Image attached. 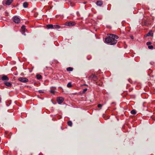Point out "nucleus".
I'll return each instance as SVG.
<instances>
[{
    "instance_id": "b1692460",
    "label": "nucleus",
    "mask_w": 155,
    "mask_h": 155,
    "mask_svg": "<svg viewBox=\"0 0 155 155\" xmlns=\"http://www.w3.org/2000/svg\"><path fill=\"white\" fill-rule=\"evenodd\" d=\"M50 92L51 93H52V94H54V91L53 90H51L50 91Z\"/></svg>"
},
{
    "instance_id": "2eb2a0df",
    "label": "nucleus",
    "mask_w": 155,
    "mask_h": 155,
    "mask_svg": "<svg viewBox=\"0 0 155 155\" xmlns=\"http://www.w3.org/2000/svg\"><path fill=\"white\" fill-rule=\"evenodd\" d=\"M28 5V4L27 2H25L23 4V6L24 8H26Z\"/></svg>"
},
{
    "instance_id": "39448f33",
    "label": "nucleus",
    "mask_w": 155,
    "mask_h": 155,
    "mask_svg": "<svg viewBox=\"0 0 155 155\" xmlns=\"http://www.w3.org/2000/svg\"><path fill=\"white\" fill-rule=\"evenodd\" d=\"M13 21L15 23H18L20 21V19L17 16L14 17L13 19Z\"/></svg>"
},
{
    "instance_id": "6e6552de",
    "label": "nucleus",
    "mask_w": 155,
    "mask_h": 155,
    "mask_svg": "<svg viewBox=\"0 0 155 155\" xmlns=\"http://www.w3.org/2000/svg\"><path fill=\"white\" fill-rule=\"evenodd\" d=\"M1 79L2 81L5 82V81H8L9 80V78L6 75H3Z\"/></svg>"
},
{
    "instance_id": "6ab92c4d",
    "label": "nucleus",
    "mask_w": 155,
    "mask_h": 155,
    "mask_svg": "<svg viewBox=\"0 0 155 155\" xmlns=\"http://www.w3.org/2000/svg\"><path fill=\"white\" fill-rule=\"evenodd\" d=\"M67 86L68 87H71L72 86V85L71 82H69L67 85Z\"/></svg>"
},
{
    "instance_id": "f8f14e48",
    "label": "nucleus",
    "mask_w": 155,
    "mask_h": 155,
    "mask_svg": "<svg viewBox=\"0 0 155 155\" xmlns=\"http://www.w3.org/2000/svg\"><path fill=\"white\" fill-rule=\"evenodd\" d=\"M153 33L152 32V31H150L147 34H146V36H153Z\"/></svg>"
},
{
    "instance_id": "9d476101",
    "label": "nucleus",
    "mask_w": 155,
    "mask_h": 155,
    "mask_svg": "<svg viewBox=\"0 0 155 155\" xmlns=\"http://www.w3.org/2000/svg\"><path fill=\"white\" fill-rule=\"evenodd\" d=\"M4 84L6 86L8 87H10L12 85V84L9 82H5Z\"/></svg>"
},
{
    "instance_id": "393cba45",
    "label": "nucleus",
    "mask_w": 155,
    "mask_h": 155,
    "mask_svg": "<svg viewBox=\"0 0 155 155\" xmlns=\"http://www.w3.org/2000/svg\"><path fill=\"white\" fill-rule=\"evenodd\" d=\"M87 90V88H85V89H84L83 90V93H85L86 91Z\"/></svg>"
},
{
    "instance_id": "a878e982",
    "label": "nucleus",
    "mask_w": 155,
    "mask_h": 155,
    "mask_svg": "<svg viewBox=\"0 0 155 155\" xmlns=\"http://www.w3.org/2000/svg\"><path fill=\"white\" fill-rule=\"evenodd\" d=\"M38 91H39V93H43V92H43V91H42V90H39Z\"/></svg>"
},
{
    "instance_id": "20e7f679",
    "label": "nucleus",
    "mask_w": 155,
    "mask_h": 155,
    "mask_svg": "<svg viewBox=\"0 0 155 155\" xmlns=\"http://www.w3.org/2000/svg\"><path fill=\"white\" fill-rule=\"evenodd\" d=\"M89 78L90 79L95 81H96L97 79V76L94 74L91 75L89 76Z\"/></svg>"
},
{
    "instance_id": "412c9836",
    "label": "nucleus",
    "mask_w": 155,
    "mask_h": 155,
    "mask_svg": "<svg viewBox=\"0 0 155 155\" xmlns=\"http://www.w3.org/2000/svg\"><path fill=\"white\" fill-rule=\"evenodd\" d=\"M148 48L150 49H152L153 48V47L152 45H150L148 46Z\"/></svg>"
},
{
    "instance_id": "7ed1b4c3",
    "label": "nucleus",
    "mask_w": 155,
    "mask_h": 155,
    "mask_svg": "<svg viewBox=\"0 0 155 155\" xmlns=\"http://www.w3.org/2000/svg\"><path fill=\"white\" fill-rule=\"evenodd\" d=\"M18 80L20 82L23 83H26L28 81V80L26 78L20 77L18 78Z\"/></svg>"
},
{
    "instance_id": "dca6fc26",
    "label": "nucleus",
    "mask_w": 155,
    "mask_h": 155,
    "mask_svg": "<svg viewBox=\"0 0 155 155\" xmlns=\"http://www.w3.org/2000/svg\"><path fill=\"white\" fill-rule=\"evenodd\" d=\"M68 126L71 127L72 126V123L71 121H70L68 122Z\"/></svg>"
},
{
    "instance_id": "bb28decb",
    "label": "nucleus",
    "mask_w": 155,
    "mask_h": 155,
    "mask_svg": "<svg viewBox=\"0 0 155 155\" xmlns=\"http://www.w3.org/2000/svg\"><path fill=\"white\" fill-rule=\"evenodd\" d=\"M130 38H131L132 39H133V36H132L130 37Z\"/></svg>"
},
{
    "instance_id": "4468645a",
    "label": "nucleus",
    "mask_w": 155,
    "mask_h": 155,
    "mask_svg": "<svg viewBox=\"0 0 155 155\" xmlns=\"http://www.w3.org/2000/svg\"><path fill=\"white\" fill-rule=\"evenodd\" d=\"M47 27L48 29L50 28H53V25L51 24H49L47 25Z\"/></svg>"
},
{
    "instance_id": "a211bd4d",
    "label": "nucleus",
    "mask_w": 155,
    "mask_h": 155,
    "mask_svg": "<svg viewBox=\"0 0 155 155\" xmlns=\"http://www.w3.org/2000/svg\"><path fill=\"white\" fill-rule=\"evenodd\" d=\"M73 70V68L71 67H69L67 68V70L68 71H72Z\"/></svg>"
},
{
    "instance_id": "0eeeda50",
    "label": "nucleus",
    "mask_w": 155,
    "mask_h": 155,
    "mask_svg": "<svg viewBox=\"0 0 155 155\" xmlns=\"http://www.w3.org/2000/svg\"><path fill=\"white\" fill-rule=\"evenodd\" d=\"M64 99L62 97H59L57 98V101L58 103L59 104H61L64 101Z\"/></svg>"
},
{
    "instance_id": "cd10ccee",
    "label": "nucleus",
    "mask_w": 155,
    "mask_h": 155,
    "mask_svg": "<svg viewBox=\"0 0 155 155\" xmlns=\"http://www.w3.org/2000/svg\"><path fill=\"white\" fill-rule=\"evenodd\" d=\"M96 84H98V83L97 82L96 83Z\"/></svg>"
},
{
    "instance_id": "4be33fe9",
    "label": "nucleus",
    "mask_w": 155,
    "mask_h": 155,
    "mask_svg": "<svg viewBox=\"0 0 155 155\" xmlns=\"http://www.w3.org/2000/svg\"><path fill=\"white\" fill-rule=\"evenodd\" d=\"M102 106V105L101 104H98L97 105L98 107L100 108H101Z\"/></svg>"
},
{
    "instance_id": "423d86ee",
    "label": "nucleus",
    "mask_w": 155,
    "mask_h": 155,
    "mask_svg": "<svg viewBox=\"0 0 155 155\" xmlns=\"http://www.w3.org/2000/svg\"><path fill=\"white\" fill-rule=\"evenodd\" d=\"M13 0H4L3 1V3L6 5H10L12 2Z\"/></svg>"
},
{
    "instance_id": "5701e85b",
    "label": "nucleus",
    "mask_w": 155,
    "mask_h": 155,
    "mask_svg": "<svg viewBox=\"0 0 155 155\" xmlns=\"http://www.w3.org/2000/svg\"><path fill=\"white\" fill-rule=\"evenodd\" d=\"M151 44V43L150 42H147V45H149Z\"/></svg>"
},
{
    "instance_id": "1a4fd4ad",
    "label": "nucleus",
    "mask_w": 155,
    "mask_h": 155,
    "mask_svg": "<svg viewBox=\"0 0 155 155\" xmlns=\"http://www.w3.org/2000/svg\"><path fill=\"white\" fill-rule=\"evenodd\" d=\"M21 31L23 32L22 34H24L25 35V32L26 30L25 26H24V25L22 26L21 27Z\"/></svg>"
},
{
    "instance_id": "aec40b11",
    "label": "nucleus",
    "mask_w": 155,
    "mask_h": 155,
    "mask_svg": "<svg viewBox=\"0 0 155 155\" xmlns=\"http://www.w3.org/2000/svg\"><path fill=\"white\" fill-rule=\"evenodd\" d=\"M131 113L133 114H136V112L135 110H133L131 111Z\"/></svg>"
},
{
    "instance_id": "f257e3e1",
    "label": "nucleus",
    "mask_w": 155,
    "mask_h": 155,
    "mask_svg": "<svg viewBox=\"0 0 155 155\" xmlns=\"http://www.w3.org/2000/svg\"><path fill=\"white\" fill-rule=\"evenodd\" d=\"M118 38L117 36L114 34H109V36L105 39V41L110 45H114L117 42V39Z\"/></svg>"
},
{
    "instance_id": "9b49d317",
    "label": "nucleus",
    "mask_w": 155,
    "mask_h": 155,
    "mask_svg": "<svg viewBox=\"0 0 155 155\" xmlns=\"http://www.w3.org/2000/svg\"><path fill=\"white\" fill-rule=\"evenodd\" d=\"M103 2L101 1H98L97 2V5L101 6Z\"/></svg>"
},
{
    "instance_id": "f3484780",
    "label": "nucleus",
    "mask_w": 155,
    "mask_h": 155,
    "mask_svg": "<svg viewBox=\"0 0 155 155\" xmlns=\"http://www.w3.org/2000/svg\"><path fill=\"white\" fill-rule=\"evenodd\" d=\"M37 78L38 79H40L41 78V76L40 74H37L36 76Z\"/></svg>"
},
{
    "instance_id": "ddd939ff",
    "label": "nucleus",
    "mask_w": 155,
    "mask_h": 155,
    "mask_svg": "<svg viewBox=\"0 0 155 155\" xmlns=\"http://www.w3.org/2000/svg\"><path fill=\"white\" fill-rule=\"evenodd\" d=\"M60 28V26L58 25H53V28L54 29H59Z\"/></svg>"
},
{
    "instance_id": "f03ea898",
    "label": "nucleus",
    "mask_w": 155,
    "mask_h": 155,
    "mask_svg": "<svg viewBox=\"0 0 155 155\" xmlns=\"http://www.w3.org/2000/svg\"><path fill=\"white\" fill-rule=\"evenodd\" d=\"M75 24V23L74 22L72 21L67 22L65 23V25L68 26H72L74 25Z\"/></svg>"
}]
</instances>
